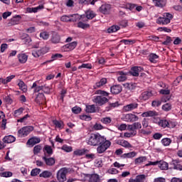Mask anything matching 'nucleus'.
Wrapping results in <instances>:
<instances>
[{
    "label": "nucleus",
    "instance_id": "59",
    "mask_svg": "<svg viewBox=\"0 0 182 182\" xmlns=\"http://www.w3.org/2000/svg\"><path fill=\"white\" fill-rule=\"evenodd\" d=\"M81 120H85V122H90L92 120V117L86 114H82L80 116Z\"/></svg>",
    "mask_w": 182,
    "mask_h": 182
},
{
    "label": "nucleus",
    "instance_id": "8",
    "mask_svg": "<svg viewBox=\"0 0 182 182\" xmlns=\"http://www.w3.org/2000/svg\"><path fill=\"white\" fill-rule=\"evenodd\" d=\"M66 174H68V168H63L58 171L57 173V179L59 182L66 181Z\"/></svg>",
    "mask_w": 182,
    "mask_h": 182
},
{
    "label": "nucleus",
    "instance_id": "63",
    "mask_svg": "<svg viewBox=\"0 0 182 182\" xmlns=\"http://www.w3.org/2000/svg\"><path fill=\"white\" fill-rule=\"evenodd\" d=\"M92 69V64L87 63V64H82V65H80L78 67V69Z\"/></svg>",
    "mask_w": 182,
    "mask_h": 182
},
{
    "label": "nucleus",
    "instance_id": "62",
    "mask_svg": "<svg viewBox=\"0 0 182 182\" xmlns=\"http://www.w3.org/2000/svg\"><path fill=\"white\" fill-rule=\"evenodd\" d=\"M107 173L109 174H119V170L115 168H110L108 169Z\"/></svg>",
    "mask_w": 182,
    "mask_h": 182
},
{
    "label": "nucleus",
    "instance_id": "42",
    "mask_svg": "<svg viewBox=\"0 0 182 182\" xmlns=\"http://www.w3.org/2000/svg\"><path fill=\"white\" fill-rule=\"evenodd\" d=\"M87 19H93L96 16L95 11L89 9L85 12Z\"/></svg>",
    "mask_w": 182,
    "mask_h": 182
},
{
    "label": "nucleus",
    "instance_id": "15",
    "mask_svg": "<svg viewBox=\"0 0 182 182\" xmlns=\"http://www.w3.org/2000/svg\"><path fill=\"white\" fill-rule=\"evenodd\" d=\"M35 101L37 103V105H46V98L45 97V95L43 93L38 94Z\"/></svg>",
    "mask_w": 182,
    "mask_h": 182
},
{
    "label": "nucleus",
    "instance_id": "38",
    "mask_svg": "<svg viewBox=\"0 0 182 182\" xmlns=\"http://www.w3.org/2000/svg\"><path fill=\"white\" fill-rule=\"evenodd\" d=\"M158 58H159V55H157L156 53H151L149 55V60L151 63H157Z\"/></svg>",
    "mask_w": 182,
    "mask_h": 182
},
{
    "label": "nucleus",
    "instance_id": "23",
    "mask_svg": "<svg viewBox=\"0 0 182 182\" xmlns=\"http://www.w3.org/2000/svg\"><path fill=\"white\" fill-rule=\"evenodd\" d=\"M140 72H143V68L141 67H133L131 68L130 73L132 76H139Z\"/></svg>",
    "mask_w": 182,
    "mask_h": 182
},
{
    "label": "nucleus",
    "instance_id": "9",
    "mask_svg": "<svg viewBox=\"0 0 182 182\" xmlns=\"http://www.w3.org/2000/svg\"><path fill=\"white\" fill-rule=\"evenodd\" d=\"M140 129H141V123L140 122H134L127 127V130L132 132L135 136L137 134V130Z\"/></svg>",
    "mask_w": 182,
    "mask_h": 182
},
{
    "label": "nucleus",
    "instance_id": "41",
    "mask_svg": "<svg viewBox=\"0 0 182 182\" xmlns=\"http://www.w3.org/2000/svg\"><path fill=\"white\" fill-rule=\"evenodd\" d=\"M80 5H95V0H79Z\"/></svg>",
    "mask_w": 182,
    "mask_h": 182
},
{
    "label": "nucleus",
    "instance_id": "25",
    "mask_svg": "<svg viewBox=\"0 0 182 182\" xmlns=\"http://www.w3.org/2000/svg\"><path fill=\"white\" fill-rule=\"evenodd\" d=\"M53 124H54L55 129H58V130H62L65 127V124L62 120L54 119L53 121Z\"/></svg>",
    "mask_w": 182,
    "mask_h": 182
},
{
    "label": "nucleus",
    "instance_id": "16",
    "mask_svg": "<svg viewBox=\"0 0 182 182\" xmlns=\"http://www.w3.org/2000/svg\"><path fill=\"white\" fill-rule=\"evenodd\" d=\"M122 90H123V88L120 85H115L111 87V93L112 95H119V93H122Z\"/></svg>",
    "mask_w": 182,
    "mask_h": 182
},
{
    "label": "nucleus",
    "instance_id": "55",
    "mask_svg": "<svg viewBox=\"0 0 182 182\" xmlns=\"http://www.w3.org/2000/svg\"><path fill=\"white\" fill-rule=\"evenodd\" d=\"M141 134H143L144 136H149V134H151V129H142L140 130Z\"/></svg>",
    "mask_w": 182,
    "mask_h": 182
},
{
    "label": "nucleus",
    "instance_id": "5",
    "mask_svg": "<svg viewBox=\"0 0 182 182\" xmlns=\"http://www.w3.org/2000/svg\"><path fill=\"white\" fill-rule=\"evenodd\" d=\"M33 126L23 127L18 131V137H26L31 134V132L34 130Z\"/></svg>",
    "mask_w": 182,
    "mask_h": 182
},
{
    "label": "nucleus",
    "instance_id": "28",
    "mask_svg": "<svg viewBox=\"0 0 182 182\" xmlns=\"http://www.w3.org/2000/svg\"><path fill=\"white\" fill-rule=\"evenodd\" d=\"M117 144H119V146H122V147H124L125 149H132V147H133L132 145H131V144H129V141H126V140H118L117 141Z\"/></svg>",
    "mask_w": 182,
    "mask_h": 182
},
{
    "label": "nucleus",
    "instance_id": "36",
    "mask_svg": "<svg viewBox=\"0 0 182 182\" xmlns=\"http://www.w3.org/2000/svg\"><path fill=\"white\" fill-rule=\"evenodd\" d=\"M18 59L20 63H26V61L28 60V55L25 53L18 54Z\"/></svg>",
    "mask_w": 182,
    "mask_h": 182
},
{
    "label": "nucleus",
    "instance_id": "50",
    "mask_svg": "<svg viewBox=\"0 0 182 182\" xmlns=\"http://www.w3.org/2000/svg\"><path fill=\"white\" fill-rule=\"evenodd\" d=\"M161 144L163 146H167L171 144V139L170 138H164L161 139Z\"/></svg>",
    "mask_w": 182,
    "mask_h": 182
},
{
    "label": "nucleus",
    "instance_id": "52",
    "mask_svg": "<svg viewBox=\"0 0 182 182\" xmlns=\"http://www.w3.org/2000/svg\"><path fill=\"white\" fill-rule=\"evenodd\" d=\"M101 123H103V124H110L112 123V118L109 117L102 118Z\"/></svg>",
    "mask_w": 182,
    "mask_h": 182
},
{
    "label": "nucleus",
    "instance_id": "48",
    "mask_svg": "<svg viewBox=\"0 0 182 182\" xmlns=\"http://www.w3.org/2000/svg\"><path fill=\"white\" fill-rule=\"evenodd\" d=\"M119 30L120 27L119 26H112L107 29V32L108 33H113L114 32H117V31Z\"/></svg>",
    "mask_w": 182,
    "mask_h": 182
},
{
    "label": "nucleus",
    "instance_id": "43",
    "mask_svg": "<svg viewBox=\"0 0 182 182\" xmlns=\"http://www.w3.org/2000/svg\"><path fill=\"white\" fill-rule=\"evenodd\" d=\"M77 28H80L81 29H87L90 28V25L86 23H84L82 21H80L77 24Z\"/></svg>",
    "mask_w": 182,
    "mask_h": 182
},
{
    "label": "nucleus",
    "instance_id": "39",
    "mask_svg": "<svg viewBox=\"0 0 182 182\" xmlns=\"http://www.w3.org/2000/svg\"><path fill=\"white\" fill-rule=\"evenodd\" d=\"M51 42L53 43H59V42H60V36L56 33H54L51 38Z\"/></svg>",
    "mask_w": 182,
    "mask_h": 182
},
{
    "label": "nucleus",
    "instance_id": "47",
    "mask_svg": "<svg viewBox=\"0 0 182 182\" xmlns=\"http://www.w3.org/2000/svg\"><path fill=\"white\" fill-rule=\"evenodd\" d=\"M119 106V102H115L110 103L109 102V106L106 107L107 112H109V110H112V109H114V107H117Z\"/></svg>",
    "mask_w": 182,
    "mask_h": 182
},
{
    "label": "nucleus",
    "instance_id": "14",
    "mask_svg": "<svg viewBox=\"0 0 182 182\" xmlns=\"http://www.w3.org/2000/svg\"><path fill=\"white\" fill-rule=\"evenodd\" d=\"M125 122L133 123L134 122H137L139 120V117L134 114H127L124 116Z\"/></svg>",
    "mask_w": 182,
    "mask_h": 182
},
{
    "label": "nucleus",
    "instance_id": "1",
    "mask_svg": "<svg viewBox=\"0 0 182 182\" xmlns=\"http://www.w3.org/2000/svg\"><path fill=\"white\" fill-rule=\"evenodd\" d=\"M95 95H100L95 96L92 100L93 103H95L97 106H104L106 103H109V99L107 98L109 97V92L98 90L95 91Z\"/></svg>",
    "mask_w": 182,
    "mask_h": 182
},
{
    "label": "nucleus",
    "instance_id": "56",
    "mask_svg": "<svg viewBox=\"0 0 182 182\" xmlns=\"http://www.w3.org/2000/svg\"><path fill=\"white\" fill-rule=\"evenodd\" d=\"M13 173L11 171H4L0 173V177H12Z\"/></svg>",
    "mask_w": 182,
    "mask_h": 182
},
{
    "label": "nucleus",
    "instance_id": "60",
    "mask_svg": "<svg viewBox=\"0 0 182 182\" xmlns=\"http://www.w3.org/2000/svg\"><path fill=\"white\" fill-rule=\"evenodd\" d=\"M39 173H41L40 168H34L31 171V176H32V177H36Z\"/></svg>",
    "mask_w": 182,
    "mask_h": 182
},
{
    "label": "nucleus",
    "instance_id": "6",
    "mask_svg": "<svg viewBox=\"0 0 182 182\" xmlns=\"http://www.w3.org/2000/svg\"><path fill=\"white\" fill-rule=\"evenodd\" d=\"M157 164L161 170H168V163L164 161H149L145 166L146 167H149V166H157Z\"/></svg>",
    "mask_w": 182,
    "mask_h": 182
},
{
    "label": "nucleus",
    "instance_id": "22",
    "mask_svg": "<svg viewBox=\"0 0 182 182\" xmlns=\"http://www.w3.org/2000/svg\"><path fill=\"white\" fill-rule=\"evenodd\" d=\"M43 150L44 155L47 157H49L53 154V149H52V146L49 145H46Z\"/></svg>",
    "mask_w": 182,
    "mask_h": 182
},
{
    "label": "nucleus",
    "instance_id": "10",
    "mask_svg": "<svg viewBox=\"0 0 182 182\" xmlns=\"http://www.w3.org/2000/svg\"><path fill=\"white\" fill-rule=\"evenodd\" d=\"M139 108V104L137 102H132L123 107V112H133L136 109Z\"/></svg>",
    "mask_w": 182,
    "mask_h": 182
},
{
    "label": "nucleus",
    "instance_id": "30",
    "mask_svg": "<svg viewBox=\"0 0 182 182\" xmlns=\"http://www.w3.org/2000/svg\"><path fill=\"white\" fill-rule=\"evenodd\" d=\"M18 86L20 89V90L23 91V93H26L28 92V86H26V84L21 80H18Z\"/></svg>",
    "mask_w": 182,
    "mask_h": 182
},
{
    "label": "nucleus",
    "instance_id": "51",
    "mask_svg": "<svg viewBox=\"0 0 182 182\" xmlns=\"http://www.w3.org/2000/svg\"><path fill=\"white\" fill-rule=\"evenodd\" d=\"M61 150H63V151H65L66 153H70V151H73V148L72 146H68L67 144H64L61 147Z\"/></svg>",
    "mask_w": 182,
    "mask_h": 182
},
{
    "label": "nucleus",
    "instance_id": "20",
    "mask_svg": "<svg viewBox=\"0 0 182 182\" xmlns=\"http://www.w3.org/2000/svg\"><path fill=\"white\" fill-rule=\"evenodd\" d=\"M111 8L112 6H110V4H102L100 8V11L102 14L106 15L110 12Z\"/></svg>",
    "mask_w": 182,
    "mask_h": 182
},
{
    "label": "nucleus",
    "instance_id": "58",
    "mask_svg": "<svg viewBox=\"0 0 182 182\" xmlns=\"http://www.w3.org/2000/svg\"><path fill=\"white\" fill-rule=\"evenodd\" d=\"M23 108L20 107L19 109L14 111V116L15 117H18V116H21L22 113H23Z\"/></svg>",
    "mask_w": 182,
    "mask_h": 182
},
{
    "label": "nucleus",
    "instance_id": "64",
    "mask_svg": "<svg viewBox=\"0 0 182 182\" xmlns=\"http://www.w3.org/2000/svg\"><path fill=\"white\" fill-rule=\"evenodd\" d=\"M73 113H75V114H79L80 112H82V108L79 107H74L72 108Z\"/></svg>",
    "mask_w": 182,
    "mask_h": 182
},
{
    "label": "nucleus",
    "instance_id": "17",
    "mask_svg": "<svg viewBox=\"0 0 182 182\" xmlns=\"http://www.w3.org/2000/svg\"><path fill=\"white\" fill-rule=\"evenodd\" d=\"M146 181V175L141 174L136 176L135 178H131L129 179V182H144Z\"/></svg>",
    "mask_w": 182,
    "mask_h": 182
},
{
    "label": "nucleus",
    "instance_id": "2",
    "mask_svg": "<svg viewBox=\"0 0 182 182\" xmlns=\"http://www.w3.org/2000/svg\"><path fill=\"white\" fill-rule=\"evenodd\" d=\"M105 139V136H102L99 133L91 134L88 139L87 144L89 146H99L100 143H102Z\"/></svg>",
    "mask_w": 182,
    "mask_h": 182
},
{
    "label": "nucleus",
    "instance_id": "57",
    "mask_svg": "<svg viewBox=\"0 0 182 182\" xmlns=\"http://www.w3.org/2000/svg\"><path fill=\"white\" fill-rule=\"evenodd\" d=\"M32 55L34 58H39V56H42V52L41 50H33L32 51Z\"/></svg>",
    "mask_w": 182,
    "mask_h": 182
},
{
    "label": "nucleus",
    "instance_id": "29",
    "mask_svg": "<svg viewBox=\"0 0 182 182\" xmlns=\"http://www.w3.org/2000/svg\"><path fill=\"white\" fill-rule=\"evenodd\" d=\"M43 8H45L43 6V5H39L37 7H33V8L28 7L26 9V11L29 14H32V13L36 14V12H38V11H41V9H43Z\"/></svg>",
    "mask_w": 182,
    "mask_h": 182
},
{
    "label": "nucleus",
    "instance_id": "27",
    "mask_svg": "<svg viewBox=\"0 0 182 182\" xmlns=\"http://www.w3.org/2000/svg\"><path fill=\"white\" fill-rule=\"evenodd\" d=\"M107 83V78H102L100 81L97 82L95 83V85L94 86L95 89H100V87H103Z\"/></svg>",
    "mask_w": 182,
    "mask_h": 182
},
{
    "label": "nucleus",
    "instance_id": "32",
    "mask_svg": "<svg viewBox=\"0 0 182 182\" xmlns=\"http://www.w3.org/2000/svg\"><path fill=\"white\" fill-rule=\"evenodd\" d=\"M154 116H157V112L156 111H147L141 114L142 117H154Z\"/></svg>",
    "mask_w": 182,
    "mask_h": 182
},
{
    "label": "nucleus",
    "instance_id": "49",
    "mask_svg": "<svg viewBox=\"0 0 182 182\" xmlns=\"http://www.w3.org/2000/svg\"><path fill=\"white\" fill-rule=\"evenodd\" d=\"M74 156H83L86 154V149H77L73 152Z\"/></svg>",
    "mask_w": 182,
    "mask_h": 182
},
{
    "label": "nucleus",
    "instance_id": "35",
    "mask_svg": "<svg viewBox=\"0 0 182 182\" xmlns=\"http://www.w3.org/2000/svg\"><path fill=\"white\" fill-rule=\"evenodd\" d=\"M21 38L26 45H28V43H31V42H32V38H31L29 35L26 33H23Z\"/></svg>",
    "mask_w": 182,
    "mask_h": 182
},
{
    "label": "nucleus",
    "instance_id": "46",
    "mask_svg": "<svg viewBox=\"0 0 182 182\" xmlns=\"http://www.w3.org/2000/svg\"><path fill=\"white\" fill-rule=\"evenodd\" d=\"M60 21H62V22H76L77 20L70 18L69 16L65 15L60 18Z\"/></svg>",
    "mask_w": 182,
    "mask_h": 182
},
{
    "label": "nucleus",
    "instance_id": "34",
    "mask_svg": "<svg viewBox=\"0 0 182 182\" xmlns=\"http://www.w3.org/2000/svg\"><path fill=\"white\" fill-rule=\"evenodd\" d=\"M153 4L158 8H164L166 6V1L164 0H153Z\"/></svg>",
    "mask_w": 182,
    "mask_h": 182
},
{
    "label": "nucleus",
    "instance_id": "11",
    "mask_svg": "<svg viewBox=\"0 0 182 182\" xmlns=\"http://www.w3.org/2000/svg\"><path fill=\"white\" fill-rule=\"evenodd\" d=\"M168 100H170V97L169 96H164L161 98V100H155L152 101L151 106H152V107H159V106H161V102H167Z\"/></svg>",
    "mask_w": 182,
    "mask_h": 182
},
{
    "label": "nucleus",
    "instance_id": "31",
    "mask_svg": "<svg viewBox=\"0 0 182 182\" xmlns=\"http://www.w3.org/2000/svg\"><path fill=\"white\" fill-rule=\"evenodd\" d=\"M123 86L125 89H128V90H134L137 87V84L134 82H126L123 84Z\"/></svg>",
    "mask_w": 182,
    "mask_h": 182
},
{
    "label": "nucleus",
    "instance_id": "7",
    "mask_svg": "<svg viewBox=\"0 0 182 182\" xmlns=\"http://www.w3.org/2000/svg\"><path fill=\"white\" fill-rule=\"evenodd\" d=\"M158 126L163 129H166V127H168V129H174V127H176V122L168 121L167 119H160L158 122Z\"/></svg>",
    "mask_w": 182,
    "mask_h": 182
},
{
    "label": "nucleus",
    "instance_id": "24",
    "mask_svg": "<svg viewBox=\"0 0 182 182\" xmlns=\"http://www.w3.org/2000/svg\"><path fill=\"white\" fill-rule=\"evenodd\" d=\"M43 160L45 161L46 166H55V158H48V156H43Z\"/></svg>",
    "mask_w": 182,
    "mask_h": 182
},
{
    "label": "nucleus",
    "instance_id": "45",
    "mask_svg": "<svg viewBox=\"0 0 182 182\" xmlns=\"http://www.w3.org/2000/svg\"><path fill=\"white\" fill-rule=\"evenodd\" d=\"M42 151V146L41 144L36 145L33 147V152L35 156H37V154H39Z\"/></svg>",
    "mask_w": 182,
    "mask_h": 182
},
{
    "label": "nucleus",
    "instance_id": "40",
    "mask_svg": "<svg viewBox=\"0 0 182 182\" xmlns=\"http://www.w3.org/2000/svg\"><path fill=\"white\" fill-rule=\"evenodd\" d=\"M85 112L87 113H95L96 112V106L95 105H87Z\"/></svg>",
    "mask_w": 182,
    "mask_h": 182
},
{
    "label": "nucleus",
    "instance_id": "19",
    "mask_svg": "<svg viewBox=\"0 0 182 182\" xmlns=\"http://www.w3.org/2000/svg\"><path fill=\"white\" fill-rule=\"evenodd\" d=\"M117 76L118 82H125V80H127V73L119 71L117 72Z\"/></svg>",
    "mask_w": 182,
    "mask_h": 182
},
{
    "label": "nucleus",
    "instance_id": "44",
    "mask_svg": "<svg viewBox=\"0 0 182 182\" xmlns=\"http://www.w3.org/2000/svg\"><path fill=\"white\" fill-rule=\"evenodd\" d=\"M137 156V153L136 151H132L127 154H124L122 155L123 159H133V157H136Z\"/></svg>",
    "mask_w": 182,
    "mask_h": 182
},
{
    "label": "nucleus",
    "instance_id": "3",
    "mask_svg": "<svg viewBox=\"0 0 182 182\" xmlns=\"http://www.w3.org/2000/svg\"><path fill=\"white\" fill-rule=\"evenodd\" d=\"M173 16L170 13H164L162 16H159L156 19L157 25H168L170 22H171V19H173Z\"/></svg>",
    "mask_w": 182,
    "mask_h": 182
},
{
    "label": "nucleus",
    "instance_id": "12",
    "mask_svg": "<svg viewBox=\"0 0 182 182\" xmlns=\"http://www.w3.org/2000/svg\"><path fill=\"white\" fill-rule=\"evenodd\" d=\"M150 97H153V92L151 91H144L139 95V100L146 102V100H149Z\"/></svg>",
    "mask_w": 182,
    "mask_h": 182
},
{
    "label": "nucleus",
    "instance_id": "61",
    "mask_svg": "<svg viewBox=\"0 0 182 182\" xmlns=\"http://www.w3.org/2000/svg\"><path fill=\"white\" fill-rule=\"evenodd\" d=\"M122 43H124V45H133L134 43H136V40H122Z\"/></svg>",
    "mask_w": 182,
    "mask_h": 182
},
{
    "label": "nucleus",
    "instance_id": "37",
    "mask_svg": "<svg viewBox=\"0 0 182 182\" xmlns=\"http://www.w3.org/2000/svg\"><path fill=\"white\" fill-rule=\"evenodd\" d=\"M39 177H42L43 178H50V177H52V172L50 171H43L40 173Z\"/></svg>",
    "mask_w": 182,
    "mask_h": 182
},
{
    "label": "nucleus",
    "instance_id": "4",
    "mask_svg": "<svg viewBox=\"0 0 182 182\" xmlns=\"http://www.w3.org/2000/svg\"><path fill=\"white\" fill-rule=\"evenodd\" d=\"M110 146H112V142H110V141L106 140L105 138L102 142L98 144L97 152L98 154H102V153H105V151H106V150H107Z\"/></svg>",
    "mask_w": 182,
    "mask_h": 182
},
{
    "label": "nucleus",
    "instance_id": "13",
    "mask_svg": "<svg viewBox=\"0 0 182 182\" xmlns=\"http://www.w3.org/2000/svg\"><path fill=\"white\" fill-rule=\"evenodd\" d=\"M77 46V42L73 41L70 43L66 44L62 47L63 50L64 52H70L71 50H73Z\"/></svg>",
    "mask_w": 182,
    "mask_h": 182
},
{
    "label": "nucleus",
    "instance_id": "54",
    "mask_svg": "<svg viewBox=\"0 0 182 182\" xmlns=\"http://www.w3.org/2000/svg\"><path fill=\"white\" fill-rule=\"evenodd\" d=\"M162 110L164 112H170L171 110V104L166 103L162 106Z\"/></svg>",
    "mask_w": 182,
    "mask_h": 182
},
{
    "label": "nucleus",
    "instance_id": "33",
    "mask_svg": "<svg viewBox=\"0 0 182 182\" xmlns=\"http://www.w3.org/2000/svg\"><path fill=\"white\" fill-rule=\"evenodd\" d=\"M144 161H147V157L146 156H139L134 160V164L135 166H139V164H142V163H144Z\"/></svg>",
    "mask_w": 182,
    "mask_h": 182
},
{
    "label": "nucleus",
    "instance_id": "21",
    "mask_svg": "<svg viewBox=\"0 0 182 182\" xmlns=\"http://www.w3.org/2000/svg\"><path fill=\"white\" fill-rule=\"evenodd\" d=\"M40 141H41V138L36 137V136H33L32 138H30L27 141L26 144H28V146H35V144H39Z\"/></svg>",
    "mask_w": 182,
    "mask_h": 182
},
{
    "label": "nucleus",
    "instance_id": "53",
    "mask_svg": "<svg viewBox=\"0 0 182 182\" xmlns=\"http://www.w3.org/2000/svg\"><path fill=\"white\" fill-rule=\"evenodd\" d=\"M40 37L42 38V39H43L44 41H46L49 39V33L46 31H42L40 33Z\"/></svg>",
    "mask_w": 182,
    "mask_h": 182
},
{
    "label": "nucleus",
    "instance_id": "18",
    "mask_svg": "<svg viewBox=\"0 0 182 182\" xmlns=\"http://www.w3.org/2000/svg\"><path fill=\"white\" fill-rule=\"evenodd\" d=\"M87 177L89 178L88 182H100V176L97 173L88 174Z\"/></svg>",
    "mask_w": 182,
    "mask_h": 182
},
{
    "label": "nucleus",
    "instance_id": "26",
    "mask_svg": "<svg viewBox=\"0 0 182 182\" xmlns=\"http://www.w3.org/2000/svg\"><path fill=\"white\" fill-rule=\"evenodd\" d=\"M16 140V138L12 135L5 136L3 138V141L5 144H9L11 143H14Z\"/></svg>",
    "mask_w": 182,
    "mask_h": 182
}]
</instances>
